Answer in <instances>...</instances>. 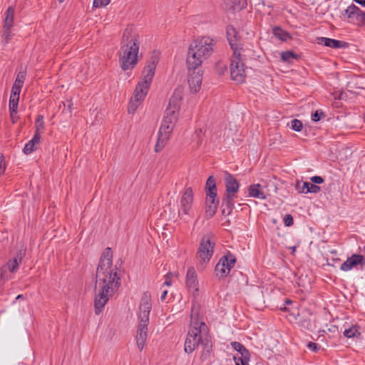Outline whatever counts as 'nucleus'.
I'll use <instances>...</instances> for the list:
<instances>
[{"label":"nucleus","instance_id":"nucleus-1","mask_svg":"<svg viewBox=\"0 0 365 365\" xmlns=\"http://www.w3.org/2000/svg\"><path fill=\"white\" fill-rule=\"evenodd\" d=\"M113 254L107 247L101 257L96 269L95 282L94 309L96 315L100 314L109 298L113 297L120 285L118 269L113 267Z\"/></svg>","mask_w":365,"mask_h":365},{"label":"nucleus","instance_id":"nucleus-2","mask_svg":"<svg viewBox=\"0 0 365 365\" xmlns=\"http://www.w3.org/2000/svg\"><path fill=\"white\" fill-rule=\"evenodd\" d=\"M201 345L202 351L201 359H207L212 351V342L210 330L195 307L192 308L190 314V325L185 341L184 350L187 354L192 353Z\"/></svg>","mask_w":365,"mask_h":365},{"label":"nucleus","instance_id":"nucleus-3","mask_svg":"<svg viewBox=\"0 0 365 365\" xmlns=\"http://www.w3.org/2000/svg\"><path fill=\"white\" fill-rule=\"evenodd\" d=\"M214 48V40L207 36L198 38L191 43L186 58L187 71L201 67L202 63L212 54Z\"/></svg>","mask_w":365,"mask_h":365},{"label":"nucleus","instance_id":"nucleus-4","mask_svg":"<svg viewBox=\"0 0 365 365\" xmlns=\"http://www.w3.org/2000/svg\"><path fill=\"white\" fill-rule=\"evenodd\" d=\"M139 42L137 38H129L128 30L123 34L121 47L119 51V62L123 71L132 69L137 64Z\"/></svg>","mask_w":365,"mask_h":365},{"label":"nucleus","instance_id":"nucleus-5","mask_svg":"<svg viewBox=\"0 0 365 365\" xmlns=\"http://www.w3.org/2000/svg\"><path fill=\"white\" fill-rule=\"evenodd\" d=\"M151 307L150 297L145 293L142 297L139 306V323L135 336L136 344L140 351L143 349L148 338V326L149 324V315Z\"/></svg>","mask_w":365,"mask_h":365},{"label":"nucleus","instance_id":"nucleus-6","mask_svg":"<svg viewBox=\"0 0 365 365\" xmlns=\"http://www.w3.org/2000/svg\"><path fill=\"white\" fill-rule=\"evenodd\" d=\"M156 68V62L152 61L145 66L141 81L138 83L135 90V98L137 101H143L147 95Z\"/></svg>","mask_w":365,"mask_h":365},{"label":"nucleus","instance_id":"nucleus-7","mask_svg":"<svg viewBox=\"0 0 365 365\" xmlns=\"http://www.w3.org/2000/svg\"><path fill=\"white\" fill-rule=\"evenodd\" d=\"M215 242L211 235H206L200 240L196 258L200 264L208 263L214 253Z\"/></svg>","mask_w":365,"mask_h":365},{"label":"nucleus","instance_id":"nucleus-8","mask_svg":"<svg viewBox=\"0 0 365 365\" xmlns=\"http://www.w3.org/2000/svg\"><path fill=\"white\" fill-rule=\"evenodd\" d=\"M236 262L235 256L230 252L223 255L215 267V274L218 279L226 277Z\"/></svg>","mask_w":365,"mask_h":365},{"label":"nucleus","instance_id":"nucleus-9","mask_svg":"<svg viewBox=\"0 0 365 365\" xmlns=\"http://www.w3.org/2000/svg\"><path fill=\"white\" fill-rule=\"evenodd\" d=\"M175 126V124L173 123V121L163 119L155 145V151L156 153L160 152L165 147L168 140L170 139Z\"/></svg>","mask_w":365,"mask_h":365},{"label":"nucleus","instance_id":"nucleus-10","mask_svg":"<svg viewBox=\"0 0 365 365\" xmlns=\"http://www.w3.org/2000/svg\"><path fill=\"white\" fill-rule=\"evenodd\" d=\"M230 75L233 81L237 83H242L245 81V65L242 62L240 53H233V56L230 62Z\"/></svg>","mask_w":365,"mask_h":365},{"label":"nucleus","instance_id":"nucleus-11","mask_svg":"<svg viewBox=\"0 0 365 365\" xmlns=\"http://www.w3.org/2000/svg\"><path fill=\"white\" fill-rule=\"evenodd\" d=\"M342 15L344 17V20H346L348 23L357 26H364L365 24V12L354 4L348 6Z\"/></svg>","mask_w":365,"mask_h":365},{"label":"nucleus","instance_id":"nucleus-12","mask_svg":"<svg viewBox=\"0 0 365 365\" xmlns=\"http://www.w3.org/2000/svg\"><path fill=\"white\" fill-rule=\"evenodd\" d=\"M180 109V101L175 98L172 97L170 101L168 107L165 110L163 119L168 121H173V123H176L179 114Z\"/></svg>","mask_w":365,"mask_h":365},{"label":"nucleus","instance_id":"nucleus-13","mask_svg":"<svg viewBox=\"0 0 365 365\" xmlns=\"http://www.w3.org/2000/svg\"><path fill=\"white\" fill-rule=\"evenodd\" d=\"M200 67L197 69H192L188 71V85L190 91L197 93L200 91L202 80V71Z\"/></svg>","mask_w":365,"mask_h":365},{"label":"nucleus","instance_id":"nucleus-14","mask_svg":"<svg viewBox=\"0 0 365 365\" xmlns=\"http://www.w3.org/2000/svg\"><path fill=\"white\" fill-rule=\"evenodd\" d=\"M237 197V193L228 192L225 191L222 199V207H223L222 213L224 215H229L235 208V200Z\"/></svg>","mask_w":365,"mask_h":365},{"label":"nucleus","instance_id":"nucleus-15","mask_svg":"<svg viewBox=\"0 0 365 365\" xmlns=\"http://www.w3.org/2000/svg\"><path fill=\"white\" fill-rule=\"evenodd\" d=\"M193 202V190L187 187L180 199V210L185 215H189Z\"/></svg>","mask_w":365,"mask_h":365},{"label":"nucleus","instance_id":"nucleus-16","mask_svg":"<svg viewBox=\"0 0 365 365\" xmlns=\"http://www.w3.org/2000/svg\"><path fill=\"white\" fill-rule=\"evenodd\" d=\"M356 265H361V267L365 265V258L363 255L357 254L352 255L341 264L340 269L342 271L347 272Z\"/></svg>","mask_w":365,"mask_h":365},{"label":"nucleus","instance_id":"nucleus-17","mask_svg":"<svg viewBox=\"0 0 365 365\" xmlns=\"http://www.w3.org/2000/svg\"><path fill=\"white\" fill-rule=\"evenodd\" d=\"M219 205V200L217 196L206 194L205 200V215L207 219L212 218L216 213Z\"/></svg>","mask_w":365,"mask_h":365},{"label":"nucleus","instance_id":"nucleus-18","mask_svg":"<svg viewBox=\"0 0 365 365\" xmlns=\"http://www.w3.org/2000/svg\"><path fill=\"white\" fill-rule=\"evenodd\" d=\"M226 33L229 44L230 45L231 48L233 50V53L236 55L237 53H240L238 51V42L240 38L239 34L236 29L232 25L227 26Z\"/></svg>","mask_w":365,"mask_h":365},{"label":"nucleus","instance_id":"nucleus-19","mask_svg":"<svg viewBox=\"0 0 365 365\" xmlns=\"http://www.w3.org/2000/svg\"><path fill=\"white\" fill-rule=\"evenodd\" d=\"M185 284L189 289H192L194 292H198V280L196 271L193 267H190L187 269Z\"/></svg>","mask_w":365,"mask_h":365},{"label":"nucleus","instance_id":"nucleus-20","mask_svg":"<svg viewBox=\"0 0 365 365\" xmlns=\"http://www.w3.org/2000/svg\"><path fill=\"white\" fill-rule=\"evenodd\" d=\"M224 175L225 191L237 193L240 189V183L237 180L227 171L225 172Z\"/></svg>","mask_w":365,"mask_h":365},{"label":"nucleus","instance_id":"nucleus-21","mask_svg":"<svg viewBox=\"0 0 365 365\" xmlns=\"http://www.w3.org/2000/svg\"><path fill=\"white\" fill-rule=\"evenodd\" d=\"M312 314L308 311H303L298 313L294 316L296 323L303 329L311 330L312 329Z\"/></svg>","mask_w":365,"mask_h":365},{"label":"nucleus","instance_id":"nucleus-22","mask_svg":"<svg viewBox=\"0 0 365 365\" xmlns=\"http://www.w3.org/2000/svg\"><path fill=\"white\" fill-rule=\"evenodd\" d=\"M317 43L324 45L332 48H346L348 47V43L339 40H336L327 37L317 38Z\"/></svg>","mask_w":365,"mask_h":365},{"label":"nucleus","instance_id":"nucleus-23","mask_svg":"<svg viewBox=\"0 0 365 365\" xmlns=\"http://www.w3.org/2000/svg\"><path fill=\"white\" fill-rule=\"evenodd\" d=\"M296 190L299 193H318L321 191L319 186L309 182L297 181L295 185Z\"/></svg>","mask_w":365,"mask_h":365},{"label":"nucleus","instance_id":"nucleus-24","mask_svg":"<svg viewBox=\"0 0 365 365\" xmlns=\"http://www.w3.org/2000/svg\"><path fill=\"white\" fill-rule=\"evenodd\" d=\"M248 194L251 197L257 198L259 200H265L266 195L262 190V185L259 183L250 185L248 188Z\"/></svg>","mask_w":365,"mask_h":365},{"label":"nucleus","instance_id":"nucleus-25","mask_svg":"<svg viewBox=\"0 0 365 365\" xmlns=\"http://www.w3.org/2000/svg\"><path fill=\"white\" fill-rule=\"evenodd\" d=\"M41 136L34 134L31 140H30L24 148V153L26 155L31 154L36 150V145L40 143Z\"/></svg>","mask_w":365,"mask_h":365},{"label":"nucleus","instance_id":"nucleus-26","mask_svg":"<svg viewBox=\"0 0 365 365\" xmlns=\"http://www.w3.org/2000/svg\"><path fill=\"white\" fill-rule=\"evenodd\" d=\"M360 327L357 324L351 325L348 329H345L344 331V336L348 339L356 338L359 339L361 336V332L359 331Z\"/></svg>","mask_w":365,"mask_h":365},{"label":"nucleus","instance_id":"nucleus-27","mask_svg":"<svg viewBox=\"0 0 365 365\" xmlns=\"http://www.w3.org/2000/svg\"><path fill=\"white\" fill-rule=\"evenodd\" d=\"M231 346L237 351L240 356H242L243 358L247 359V357H250L249 350L240 342L233 341L231 343Z\"/></svg>","mask_w":365,"mask_h":365},{"label":"nucleus","instance_id":"nucleus-28","mask_svg":"<svg viewBox=\"0 0 365 365\" xmlns=\"http://www.w3.org/2000/svg\"><path fill=\"white\" fill-rule=\"evenodd\" d=\"M19 101V96L10 95L9 108L11 118H13V115L17 113Z\"/></svg>","mask_w":365,"mask_h":365},{"label":"nucleus","instance_id":"nucleus-29","mask_svg":"<svg viewBox=\"0 0 365 365\" xmlns=\"http://www.w3.org/2000/svg\"><path fill=\"white\" fill-rule=\"evenodd\" d=\"M206 194L213 195L214 196H217V187L215 179L213 176H210L206 182Z\"/></svg>","mask_w":365,"mask_h":365},{"label":"nucleus","instance_id":"nucleus-30","mask_svg":"<svg viewBox=\"0 0 365 365\" xmlns=\"http://www.w3.org/2000/svg\"><path fill=\"white\" fill-rule=\"evenodd\" d=\"M272 33L275 37L282 41H286L289 38H290L289 34L279 26L274 27Z\"/></svg>","mask_w":365,"mask_h":365},{"label":"nucleus","instance_id":"nucleus-31","mask_svg":"<svg viewBox=\"0 0 365 365\" xmlns=\"http://www.w3.org/2000/svg\"><path fill=\"white\" fill-rule=\"evenodd\" d=\"M14 19V9L9 6L5 12L4 26H13Z\"/></svg>","mask_w":365,"mask_h":365},{"label":"nucleus","instance_id":"nucleus-32","mask_svg":"<svg viewBox=\"0 0 365 365\" xmlns=\"http://www.w3.org/2000/svg\"><path fill=\"white\" fill-rule=\"evenodd\" d=\"M44 128L43 116L42 115H38L35 122L34 134H38V136H41V134L43 133Z\"/></svg>","mask_w":365,"mask_h":365},{"label":"nucleus","instance_id":"nucleus-33","mask_svg":"<svg viewBox=\"0 0 365 365\" xmlns=\"http://www.w3.org/2000/svg\"><path fill=\"white\" fill-rule=\"evenodd\" d=\"M19 263L16 261V259H10L6 264L3 267L0 271H2L4 268H7L10 272L14 273L19 269Z\"/></svg>","mask_w":365,"mask_h":365},{"label":"nucleus","instance_id":"nucleus-34","mask_svg":"<svg viewBox=\"0 0 365 365\" xmlns=\"http://www.w3.org/2000/svg\"><path fill=\"white\" fill-rule=\"evenodd\" d=\"M299 56L292 51H283L281 53V58L283 61L289 62L291 59H297Z\"/></svg>","mask_w":365,"mask_h":365},{"label":"nucleus","instance_id":"nucleus-35","mask_svg":"<svg viewBox=\"0 0 365 365\" xmlns=\"http://www.w3.org/2000/svg\"><path fill=\"white\" fill-rule=\"evenodd\" d=\"M13 26H4V31H3V40L5 43H8L10 40L12 38L13 34L11 31V29Z\"/></svg>","mask_w":365,"mask_h":365},{"label":"nucleus","instance_id":"nucleus-36","mask_svg":"<svg viewBox=\"0 0 365 365\" xmlns=\"http://www.w3.org/2000/svg\"><path fill=\"white\" fill-rule=\"evenodd\" d=\"M26 76V71L19 72L14 84L16 86L19 85V86L23 87Z\"/></svg>","mask_w":365,"mask_h":365},{"label":"nucleus","instance_id":"nucleus-37","mask_svg":"<svg viewBox=\"0 0 365 365\" xmlns=\"http://www.w3.org/2000/svg\"><path fill=\"white\" fill-rule=\"evenodd\" d=\"M290 128L294 131L299 132L303 128V123L298 119H294L290 122Z\"/></svg>","mask_w":365,"mask_h":365},{"label":"nucleus","instance_id":"nucleus-38","mask_svg":"<svg viewBox=\"0 0 365 365\" xmlns=\"http://www.w3.org/2000/svg\"><path fill=\"white\" fill-rule=\"evenodd\" d=\"M140 102L141 101H136V99L135 98V94H134L133 97L130 99V101L129 103L128 113H134L136 110V109L138 108Z\"/></svg>","mask_w":365,"mask_h":365},{"label":"nucleus","instance_id":"nucleus-39","mask_svg":"<svg viewBox=\"0 0 365 365\" xmlns=\"http://www.w3.org/2000/svg\"><path fill=\"white\" fill-rule=\"evenodd\" d=\"M233 359L235 361V365H249L250 357H247L246 359L243 358L242 356H234Z\"/></svg>","mask_w":365,"mask_h":365},{"label":"nucleus","instance_id":"nucleus-40","mask_svg":"<svg viewBox=\"0 0 365 365\" xmlns=\"http://www.w3.org/2000/svg\"><path fill=\"white\" fill-rule=\"evenodd\" d=\"M111 0H93V6L96 8L107 6Z\"/></svg>","mask_w":365,"mask_h":365},{"label":"nucleus","instance_id":"nucleus-41","mask_svg":"<svg viewBox=\"0 0 365 365\" xmlns=\"http://www.w3.org/2000/svg\"><path fill=\"white\" fill-rule=\"evenodd\" d=\"M283 221L284 225L287 227H290L294 224L293 217L290 214L286 215L283 219Z\"/></svg>","mask_w":365,"mask_h":365},{"label":"nucleus","instance_id":"nucleus-42","mask_svg":"<svg viewBox=\"0 0 365 365\" xmlns=\"http://www.w3.org/2000/svg\"><path fill=\"white\" fill-rule=\"evenodd\" d=\"M25 254H26V250L21 249V250H18V252H16V257L14 258V259H16V261L20 264L23 258L24 257Z\"/></svg>","mask_w":365,"mask_h":365},{"label":"nucleus","instance_id":"nucleus-43","mask_svg":"<svg viewBox=\"0 0 365 365\" xmlns=\"http://www.w3.org/2000/svg\"><path fill=\"white\" fill-rule=\"evenodd\" d=\"M322 116L324 117L325 115L323 112H319V110H316L314 113L312 115V120L314 122H318L320 120Z\"/></svg>","mask_w":365,"mask_h":365},{"label":"nucleus","instance_id":"nucleus-44","mask_svg":"<svg viewBox=\"0 0 365 365\" xmlns=\"http://www.w3.org/2000/svg\"><path fill=\"white\" fill-rule=\"evenodd\" d=\"M307 348L314 352H317L320 349V346L314 342L309 341L307 344Z\"/></svg>","mask_w":365,"mask_h":365},{"label":"nucleus","instance_id":"nucleus-45","mask_svg":"<svg viewBox=\"0 0 365 365\" xmlns=\"http://www.w3.org/2000/svg\"><path fill=\"white\" fill-rule=\"evenodd\" d=\"M22 87L13 84L11 95L19 96Z\"/></svg>","mask_w":365,"mask_h":365},{"label":"nucleus","instance_id":"nucleus-46","mask_svg":"<svg viewBox=\"0 0 365 365\" xmlns=\"http://www.w3.org/2000/svg\"><path fill=\"white\" fill-rule=\"evenodd\" d=\"M311 180V182L313 184H322L324 182V180L322 177L321 176H318V175H316V176H313L310 178Z\"/></svg>","mask_w":365,"mask_h":365},{"label":"nucleus","instance_id":"nucleus-47","mask_svg":"<svg viewBox=\"0 0 365 365\" xmlns=\"http://www.w3.org/2000/svg\"><path fill=\"white\" fill-rule=\"evenodd\" d=\"M172 275H173V274L171 272H169L165 275V281L163 283V285H166V286L169 287L172 284V279H171Z\"/></svg>","mask_w":365,"mask_h":365},{"label":"nucleus","instance_id":"nucleus-48","mask_svg":"<svg viewBox=\"0 0 365 365\" xmlns=\"http://www.w3.org/2000/svg\"><path fill=\"white\" fill-rule=\"evenodd\" d=\"M167 294H168V290H163L162 294H161V296H160V300L162 302L165 301Z\"/></svg>","mask_w":365,"mask_h":365},{"label":"nucleus","instance_id":"nucleus-49","mask_svg":"<svg viewBox=\"0 0 365 365\" xmlns=\"http://www.w3.org/2000/svg\"><path fill=\"white\" fill-rule=\"evenodd\" d=\"M67 102H68V107L69 113H71V108L73 106L72 101L70 99V100L67 101Z\"/></svg>","mask_w":365,"mask_h":365},{"label":"nucleus","instance_id":"nucleus-50","mask_svg":"<svg viewBox=\"0 0 365 365\" xmlns=\"http://www.w3.org/2000/svg\"><path fill=\"white\" fill-rule=\"evenodd\" d=\"M356 3L365 6V0H354Z\"/></svg>","mask_w":365,"mask_h":365},{"label":"nucleus","instance_id":"nucleus-51","mask_svg":"<svg viewBox=\"0 0 365 365\" xmlns=\"http://www.w3.org/2000/svg\"><path fill=\"white\" fill-rule=\"evenodd\" d=\"M202 133V129H197V130H195V134L197 136H200V135Z\"/></svg>","mask_w":365,"mask_h":365},{"label":"nucleus","instance_id":"nucleus-52","mask_svg":"<svg viewBox=\"0 0 365 365\" xmlns=\"http://www.w3.org/2000/svg\"><path fill=\"white\" fill-rule=\"evenodd\" d=\"M246 6H247V1H246V0H242V5H241V9L245 8Z\"/></svg>","mask_w":365,"mask_h":365},{"label":"nucleus","instance_id":"nucleus-53","mask_svg":"<svg viewBox=\"0 0 365 365\" xmlns=\"http://www.w3.org/2000/svg\"><path fill=\"white\" fill-rule=\"evenodd\" d=\"M24 299V296L22 294H19L16 297V299Z\"/></svg>","mask_w":365,"mask_h":365},{"label":"nucleus","instance_id":"nucleus-54","mask_svg":"<svg viewBox=\"0 0 365 365\" xmlns=\"http://www.w3.org/2000/svg\"><path fill=\"white\" fill-rule=\"evenodd\" d=\"M290 249L292 250V252H294L296 251V247H290Z\"/></svg>","mask_w":365,"mask_h":365},{"label":"nucleus","instance_id":"nucleus-55","mask_svg":"<svg viewBox=\"0 0 365 365\" xmlns=\"http://www.w3.org/2000/svg\"><path fill=\"white\" fill-rule=\"evenodd\" d=\"M286 303H287V304H291V303H292V301H291V300H289V299H287V300H286Z\"/></svg>","mask_w":365,"mask_h":365},{"label":"nucleus","instance_id":"nucleus-56","mask_svg":"<svg viewBox=\"0 0 365 365\" xmlns=\"http://www.w3.org/2000/svg\"><path fill=\"white\" fill-rule=\"evenodd\" d=\"M15 115H13V118H11L12 121H13V123H15V120H14V118H15Z\"/></svg>","mask_w":365,"mask_h":365},{"label":"nucleus","instance_id":"nucleus-57","mask_svg":"<svg viewBox=\"0 0 365 365\" xmlns=\"http://www.w3.org/2000/svg\"><path fill=\"white\" fill-rule=\"evenodd\" d=\"M201 143V140H197V143L199 144V143Z\"/></svg>","mask_w":365,"mask_h":365},{"label":"nucleus","instance_id":"nucleus-58","mask_svg":"<svg viewBox=\"0 0 365 365\" xmlns=\"http://www.w3.org/2000/svg\"><path fill=\"white\" fill-rule=\"evenodd\" d=\"M64 0H58L60 3H62Z\"/></svg>","mask_w":365,"mask_h":365}]
</instances>
